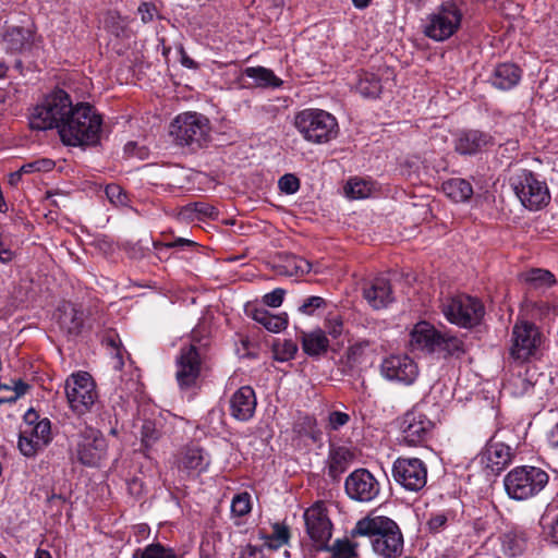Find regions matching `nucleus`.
I'll use <instances>...</instances> for the list:
<instances>
[{"mask_svg":"<svg viewBox=\"0 0 558 558\" xmlns=\"http://www.w3.org/2000/svg\"><path fill=\"white\" fill-rule=\"evenodd\" d=\"M193 213H197L205 217L216 218L218 216V210L210 204L207 203H195L193 205L184 207L180 215L184 218H191Z\"/></svg>","mask_w":558,"mask_h":558,"instance_id":"nucleus-43","label":"nucleus"},{"mask_svg":"<svg viewBox=\"0 0 558 558\" xmlns=\"http://www.w3.org/2000/svg\"><path fill=\"white\" fill-rule=\"evenodd\" d=\"M25 434H28L38 442L43 441V447L47 446L51 440V424L48 418H43L29 428H23Z\"/></svg>","mask_w":558,"mask_h":558,"instance_id":"nucleus-39","label":"nucleus"},{"mask_svg":"<svg viewBox=\"0 0 558 558\" xmlns=\"http://www.w3.org/2000/svg\"><path fill=\"white\" fill-rule=\"evenodd\" d=\"M357 544L351 543L349 539H336L331 547L332 558H356Z\"/></svg>","mask_w":558,"mask_h":558,"instance_id":"nucleus-41","label":"nucleus"},{"mask_svg":"<svg viewBox=\"0 0 558 558\" xmlns=\"http://www.w3.org/2000/svg\"><path fill=\"white\" fill-rule=\"evenodd\" d=\"M195 243L191 240L179 238L173 242L165 243V244H155L156 248L163 250V248H171L175 246H184V245H194Z\"/></svg>","mask_w":558,"mask_h":558,"instance_id":"nucleus-63","label":"nucleus"},{"mask_svg":"<svg viewBox=\"0 0 558 558\" xmlns=\"http://www.w3.org/2000/svg\"><path fill=\"white\" fill-rule=\"evenodd\" d=\"M351 417L348 413L342 411H331L327 418V428L329 430H339L341 427L350 422Z\"/></svg>","mask_w":558,"mask_h":558,"instance_id":"nucleus-49","label":"nucleus"},{"mask_svg":"<svg viewBox=\"0 0 558 558\" xmlns=\"http://www.w3.org/2000/svg\"><path fill=\"white\" fill-rule=\"evenodd\" d=\"M290 537L289 527L283 524L276 523L274 525L272 538L277 543L276 546H282L288 543Z\"/></svg>","mask_w":558,"mask_h":558,"instance_id":"nucleus-54","label":"nucleus"},{"mask_svg":"<svg viewBox=\"0 0 558 558\" xmlns=\"http://www.w3.org/2000/svg\"><path fill=\"white\" fill-rule=\"evenodd\" d=\"M437 352H442L449 356L460 357L465 353V348L463 341L458 337L452 336L449 332H441L439 350Z\"/></svg>","mask_w":558,"mask_h":558,"instance_id":"nucleus-38","label":"nucleus"},{"mask_svg":"<svg viewBox=\"0 0 558 558\" xmlns=\"http://www.w3.org/2000/svg\"><path fill=\"white\" fill-rule=\"evenodd\" d=\"M371 345V341L363 339L351 344L344 355L347 366L353 368L362 362L366 349Z\"/></svg>","mask_w":558,"mask_h":558,"instance_id":"nucleus-40","label":"nucleus"},{"mask_svg":"<svg viewBox=\"0 0 558 558\" xmlns=\"http://www.w3.org/2000/svg\"><path fill=\"white\" fill-rule=\"evenodd\" d=\"M255 391L250 386L239 388L230 399V413L238 421L251 420L256 409Z\"/></svg>","mask_w":558,"mask_h":558,"instance_id":"nucleus-21","label":"nucleus"},{"mask_svg":"<svg viewBox=\"0 0 558 558\" xmlns=\"http://www.w3.org/2000/svg\"><path fill=\"white\" fill-rule=\"evenodd\" d=\"M251 511V496L248 493H241L233 497L231 512L236 517H243Z\"/></svg>","mask_w":558,"mask_h":558,"instance_id":"nucleus-45","label":"nucleus"},{"mask_svg":"<svg viewBox=\"0 0 558 558\" xmlns=\"http://www.w3.org/2000/svg\"><path fill=\"white\" fill-rule=\"evenodd\" d=\"M355 458L354 452L344 446H331L328 454V475L332 480H339Z\"/></svg>","mask_w":558,"mask_h":558,"instance_id":"nucleus-25","label":"nucleus"},{"mask_svg":"<svg viewBox=\"0 0 558 558\" xmlns=\"http://www.w3.org/2000/svg\"><path fill=\"white\" fill-rule=\"evenodd\" d=\"M280 263L277 265L278 274L283 276H303L311 271V264L299 256L292 254H284L280 257Z\"/></svg>","mask_w":558,"mask_h":558,"instance_id":"nucleus-30","label":"nucleus"},{"mask_svg":"<svg viewBox=\"0 0 558 558\" xmlns=\"http://www.w3.org/2000/svg\"><path fill=\"white\" fill-rule=\"evenodd\" d=\"M180 464L187 470L203 471L209 464V460L202 448L189 447L183 451Z\"/></svg>","mask_w":558,"mask_h":558,"instance_id":"nucleus-34","label":"nucleus"},{"mask_svg":"<svg viewBox=\"0 0 558 558\" xmlns=\"http://www.w3.org/2000/svg\"><path fill=\"white\" fill-rule=\"evenodd\" d=\"M43 441L38 442V440L31 437L28 434L22 429L19 438V449L25 457H33L37 453L38 450H41Z\"/></svg>","mask_w":558,"mask_h":558,"instance_id":"nucleus-42","label":"nucleus"},{"mask_svg":"<svg viewBox=\"0 0 558 558\" xmlns=\"http://www.w3.org/2000/svg\"><path fill=\"white\" fill-rule=\"evenodd\" d=\"M71 106L72 100L66 92L53 90L33 108L28 117L29 126L37 131L56 129L59 132Z\"/></svg>","mask_w":558,"mask_h":558,"instance_id":"nucleus-3","label":"nucleus"},{"mask_svg":"<svg viewBox=\"0 0 558 558\" xmlns=\"http://www.w3.org/2000/svg\"><path fill=\"white\" fill-rule=\"evenodd\" d=\"M545 341L538 327L529 322H518L512 327L509 356L519 363L535 357Z\"/></svg>","mask_w":558,"mask_h":558,"instance_id":"nucleus-8","label":"nucleus"},{"mask_svg":"<svg viewBox=\"0 0 558 558\" xmlns=\"http://www.w3.org/2000/svg\"><path fill=\"white\" fill-rule=\"evenodd\" d=\"M441 189L442 192L456 203L465 202L473 195L471 183L461 178H453L444 182Z\"/></svg>","mask_w":558,"mask_h":558,"instance_id":"nucleus-31","label":"nucleus"},{"mask_svg":"<svg viewBox=\"0 0 558 558\" xmlns=\"http://www.w3.org/2000/svg\"><path fill=\"white\" fill-rule=\"evenodd\" d=\"M344 489L350 499L371 502L379 495L380 484L368 470L356 469L345 478Z\"/></svg>","mask_w":558,"mask_h":558,"instance_id":"nucleus-15","label":"nucleus"},{"mask_svg":"<svg viewBox=\"0 0 558 558\" xmlns=\"http://www.w3.org/2000/svg\"><path fill=\"white\" fill-rule=\"evenodd\" d=\"M286 291L281 288H277L274 291L265 294L263 296V302L265 305L270 307H278L282 304Z\"/></svg>","mask_w":558,"mask_h":558,"instance_id":"nucleus-53","label":"nucleus"},{"mask_svg":"<svg viewBox=\"0 0 558 558\" xmlns=\"http://www.w3.org/2000/svg\"><path fill=\"white\" fill-rule=\"evenodd\" d=\"M28 388H29V386L26 383H24L22 380L15 381L14 387H13L14 393L7 399L0 398V404L5 403V402H10V403L15 402L20 397H22L23 395L26 393Z\"/></svg>","mask_w":558,"mask_h":558,"instance_id":"nucleus-57","label":"nucleus"},{"mask_svg":"<svg viewBox=\"0 0 558 558\" xmlns=\"http://www.w3.org/2000/svg\"><path fill=\"white\" fill-rule=\"evenodd\" d=\"M170 134L177 144L203 147L209 141L210 125L207 118L196 112L178 116L170 125Z\"/></svg>","mask_w":558,"mask_h":558,"instance_id":"nucleus-6","label":"nucleus"},{"mask_svg":"<svg viewBox=\"0 0 558 558\" xmlns=\"http://www.w3.org/2000/svg\"><path fill=\"white\" fill-rule=\"evenodd\" d=\"M300 340L303 351L310 356H319L327 352L329 348V340L322 329L313 331H301Z\"/></svg>","mask_w":558,"mask_h":558,"instance_id":"nucleus-27","label":"nucleus"},{"mask_svg":"<svg viewBox=\"0 0 558 558\" xmlns=\"http://www.w3.org/2000/svg\"><path fill=\"white\" fill-rule=\"evenodd\" d=\"M142 441L145 446L153 445L160 436L159 429L156 427V423L149 420H145L141 427Z\"/></svg>","mask_w":558,"mask_h":558,"instance_id":"nucleus-46","label":"nucleus"},{"mask_svg":"<svg viewBox=\"0 0 558 558\" xmlns=\"http://www.w3.org/2000/svg\"><path fill=\"white\" fill-rule=\"evenodd\" d=\"M244 75L255 81L259 87L277 88L282 85V80L277 77L275 73L264 66H250L244 70Z\"/></svg>","mask_w":558,"mask_h":558,"instance_id":"nucleus-33","label":"nucleus"},{"mask_svg":"<svg viewBox=\"0 0 558 558\" xmlns=\"http://www.w3.org/2000/svg\"><path fill=\"white\" fill-rule=\"evenodd\" d=\"M33 32L29 28L21 26H11L4 34V43L11 51H24L31 47Z\"/></svg>","mask_w":558,"mask_h":558,"instance_id":"nucleus-29","label":"nucleus"},{"mask_svg":"<svg viewBox=\"0 0 558 558\" xmlns=\"http://www.w3.org/2000/svg\"><path fill=\"white\" fill-rule=\"evenodd\" d=\"M294 126L302 137L312 144H326L339 133L336 118L322 109H304L294 117Z\"/></svg>","mask_w":558,"mask_h":558,"instance_id":"nucleus-2","label":"nucleus"},{"mask_svg":"<svg viewBox=\"0 0 558 558\" xmlns=\"http://www.w3.org/2000/svg\"><path fill=\"white\" fill-rule=\"evenodd\" d=\"M303 518L311 539L317 543L320 548L326 547V543L332 534V523L325 504L323 501L315 502L305 510Z\"/></svg>","mask_w":558,"mask_h":558,"instance_id":"nucleus-16","label":"nucleus"},{"mask_svg":"<svg viewBox=\"0 0 558 558\" xmlns=\"http://www.w3.org/2000/svg\"><path fill=\"white\" fill-rule=\"evenodd\" d=\"M54 167V161L48 158L38 159L28 163H25L21 167V171L25 173H33V172H47L52 170Z\"/></svg>","mask_w":558,"mask_h":558,"instance_id":"nucleus-50","label":"nucleus"},{"mask_svg":"<svg viewBox=\"0 0 558 558\" xmlns=\"http://www.w3.org/2000/svg\"><path fill=\"white\" fill-rule=\"evenodd\" d=\"M107 441L101 433L92 427H85L78 434V439L72 450V458L88 468L98 466L106 457Z\"/></svg>","mask_w":558,"mask_h":558,"instance_id":"nucleus-12","label":"nucleus"},{"mask_svg":"<svg viewBox=\"0 0 558 558\" xmlns=\"http://www.w3.org/2000/svg\"><path fill=\"white\" fill-rule=\"evenodd\" d=\"M58 322L60 327L70 335H77L84 323V313L72 304L59 308Z\"/></svg>","mask_w":558,"mask_h":558,"instance_id":"nucleus-28","label":"nucleus"},{"mask_svg":"<svg viewBox=\"0 0 558 558\" xmlns=\"http://www.w3.org/2000/svg\"><path fill=\"white\" fill-rule=\"evenodd\" d=\"M106 195L113 204H124L126 201V195L119 185H108L106 187Z\"/></svg>","mask_w":558,"mask_h":558,"instance_id":"nucleus-55","label":"nucleus"},{"mask_svg":"<svg viewBox=\"0 0 558 558\" xmlns=\"http://www.w3.org/2000/svg\"><path fill=\"white\" fill-rule=\"evenodd\" d=\"M441 331L437 330L427 322H421L415 325L411 332V347L413 350H421L434 353L439 350V339Z\"/></svg>","mask_w":558,"mask_h":558,"instance_id":"nucleus-23","label":"nucleus"},{"mask_svg":"<svg viewBox=\"0 0 558 558\" xmlns=\"http://www.w3.org/2000/svg\"><path fill=\"white\" fill-rule=\"evenodd\" d=\"M548 483V474L535 466H517L504 478L507 495L514 500H526L537 495Z\"/></svg>","mask_w":558,"mask_h":558,"instance_id":"nucleus-4","label":"nucleus"},{"mask_svg":"<svg viewBox=\"0 0 558 558\" xmlns=\"http://www.w3.org/2000/svg\"><path fill=\"white\" fill-rule=\"evenodd\" d=\"M381 374L389 380L410 385L416 379L418 369L414 361L409 356L390 355L381 363Z\"/></svg>","mask_w":558,"mask_h":558,"instance_id":"nucleus-18","label":"nucleus"},{"mask_svg":"<svg viewBox=\"0 0 558 558\" xmlns=\"http://www.w3.org/2000/svg\"><path fill=\"white\" fill-rule=\"evenodd\" d=\"M106 342L109 347H111L112 349V354H114V359H116V365L114 367L116 368H121L123 366V356H122V352H121V349L118 344V341L112 338V337H109L106 339Z\"/></svg>","mask_w":558,"mask_h":558,"instance_id":"nucleus-59","label":"nucleus"},{"mask_svg":"<svg viewBox=\"0 0 558 558\" xmlns=\"http://www.w3.org/2000/svg\"><path fill=\"white\" fill-rule=\"evenodd\" d=\"M493 144V137L480 130L461 131L454 140V149L460 155H475Z\"/></svg>","mask_w":558,"mask_h":558,"instance_id":"nucleus-22","label":"nucleus"},{"mask_svg":"<svg viewBox=\"0 0 558 558\" xmlns=\"http://www.w3.org/2000/svg\"><path fill=\"white\" fill-rule=\"evenodd\" d=\"M355 88L364 98H376L381 92V83L375 74L364 72L360 74Z\"/></svg>","mask_w":558,"mask_h":558,"instance_id":"nucleus-35","label":"nucleus"},{"mask_svg":"<svg viewBox=\"0 0 558 558\" xmlns=\"http://www.w3.org/2000/svg\"><path fill=\"white\" fill-rule=\"evenodd\" d=\"M462 17L459 7L452 1H446L426 17L423 33L435 41H445L458 32Z\"/></svg>","mask_w":558,"mask_h":558,"instance_id":"nucleus-7","label":"nucleus"},{"mask_svg":"<svg viewBox=\"0 0 558 558\" xmlns=\"http://www.w3.org/2000/svg\"><path fill=\"white\" fill-rule=\"evenodd\" d=\"M326 327L329 335L337 338L342 333L343 322L340 316H330L326 320Z\"/></svg>","mask_w":558,"mask_h":558,"instance_id":"nucleus-56","label":"nucleus"},{"mask_svg":"<svg viewBox=\"0 0 558 558\" xmlns=\"http://www.w3.org/2000/svg\"><path fill=\"white\" fill-rule=\"evenodd\" d=\"M327 302L325 299L320 296H310L306 298L303 303L299 306V312L301 314L311 316L315 313L316 310L326 307Z\"/></svg>","mask_w":558,"mask_h":558,"instance_id":"nucleus-48","label":"nucleus"},{"mask_svg":"<svg viewBox=\"0 0 558 558\" xmlns=\"http://www.w3.org/2000/svg\"><path fill=\"white\" fill-rule=\"evenodd\" d=\"M238 558H267L264 550L259 547L246 545L241 548Z\"/></svg>","mask_w":558,"mask_h":558,"instance_id":"nucleus-58","label":"nucleus"},{"mask_svg":"<svg viewBox=\"0 0 558 558\" xmlns=\"http://www.w3.org/2000/svg\"><path fill=\"white\" fill-rule=\"evenodd\" d=\"M39 415L34 409H29L24 415V428H29V426H34L37 422H39Z\"/></svg>","mask_w":558,"mask_h":558,"instance_id":"nucleus-64","label":"nucleus"},{"mask_svg":"<svg viewBox=\"0 0 558 558\" xmlns=\"http://www.w3.org/2000/svg\"><path fill=\"white\" fill-rule=\"evenodd\" d=\"M363 296L374 310L385 308L395 301L390 281L383 276L364 283Z\"/></svg>","mask_w":558,"mask_h":558,"instance_id":"nucleus-19","label":"nucleus"},{"mask_svg":"<svg viewBox=\"0 0 558 558\" xmlns=\"http://www.w3.org/2000/svg\"><path fill=\"white\" fill-rule=\"evenodd\" d=\"M141 558H175V555L172 549L158 543L147 546L141 554Z\"/></svg>","mask_w":558,"mask_h":558,"instance_id":"nucleus-47","label":"nucleus"},{"mask_svg":"<svg viewBox=\"0 0 558 558\" xmlns=\"http://www.w3.org/2000/svg\"><path fill=\"white\" fill-rule=\"evenodd\" d=\"M203 355L195 344L181 348L175 360V379L181 390H192L198 386L203 371Z\"/></svg>","mask_w":558,"mask_h":558,"instance_id":"nucleus-13","label":"nucleus"},{"mask_svg":"<svg viewBox=\"0 0 558 558\" xmlns=\"http://www.w3.org/2000/svg\"><path fill=\"white\" fill-rule=\"evenodd\" d=\"M373 183L364 179H350L344 185V193L349 198L361 199L368 197L373 192Z\"/></svg>","mask_w":558,"mask_h":558,"instance_id":"nucleus-37","label":"nucleus"},{"mask_svg":"<svg viewBox=\"0 0 558 558\" xmlns=\"http://www.w3.org/2000/svg\"><path fill=\"white\" fill-rule=\"evenodd\" d=\"M368 530H369V532H367V533H355V527H354L352 530V532H351V535L353 537H355V536H369L373 539H375V538H378L380 536H386L388 534V531H386V529H381V527L380 529H376V527L373 529V526H369Z\"/></svg>","mask_w":558,"mask_h":558,"instance_id":"nucleus-62","label":"nucleus"},{"mask_svg":"<svg viewBox=\"0 0 558 558\" xmlns=\"http://www.w3.org/2000/svg\"><path fill=\"white\" fill-rule=\"evenodd\" d=\"M544 534L547 541L558 545V515L548 524Z\"/></svg>","mask_w":558,"mask_h":558,"instance_id":"nucleus-60","label":"nucleus"},{"mask_svg":"<svg viewBox=\"0 0 558 558\" xmlns=\"http://www.w3.org/2000/svg\"><path fill=\"white\" fill-rule=\"evenodd\" d=\"M250 316L258 324L264 326L268 331L279 332L288 325L286 314L274 315L264 308H254L250 312Z\"/></svg>","mask_w":558,"mask_h":558,"instance_id":"nucleus-32","label":"nucleus"},{"mask_svg":"<svg viewBox=\"0 0 558 558\" xmlns=\"http://www.w3.org/2000/svg\"><path fill=\"white\" fill-rule=\"evenodd\" d=\"M298 352V345L292 340H284L282 343L274 345V353L278 361L284 362L294 357Z\"/></svg>","mask_w":558,"mask_h":558,"instance_id":"nucleus-44","label":"nucleus"},{"mask_svg":"<svg viewBox=\"0 0 558 558\" xmlns=\"http://www.w3.org/2000/svg\"><path fill=\"white\" fill-rule=\"evenodd\" d=\"M95 383L86 372L72 374L64 384L65 396L71 410L77 415L90 411L97 399Z\"/></svg>","mask_w":558,"mask_h":558,"instance_id":"nucleus-10","label":"nucleus"},{"mask_svg":"<svg viewBox=\"0 0 558 558\" xmlns=\"http://www.w3.org/2000/svg\"><path fill=\"white\" fill-rule=\"evenodd\" d=\"M138 14L141 15V19L144 23L151 22L154 19V15L156 13V9L154 5L149 3H142L138 9Z\"/></svg>","mask_w":558,"mask_h":558,"instance_id":"nucleus-61","label":"nucleus"},{"mask_svg":"<svg viewBox=\"0 0 558 558\" xmlns=\"http://www.w3.org/2000/svg\"><path fill=\"white\" fill-rule=\"evenodd\" d=\"M521 276L533 289L549 288L556 283L555 276L549 270L542 268L530 269Z\"/></svg>","mask_w":558,"mask_h":558,"instance_id":"nucleus-36","label":"nucleus"},{"mask_svg":"<svg viewBox=\"0 0 558 558\" xmlns=\"http://www.w3.org/2000/svg\"><path fill=\"white\" fill-rule=\"evenodd\" d=\"M499 541L502 554L510 558L522 555L527 546L526 533L517 529L501 534Z\"/></svg>","mask_w":558,"mask_h":558,"instance_id":"nucleus-26","label":"nucleus"},{"mask_svg":"<svg viewBox=\"0 0 558 558\" xmlns=\"http://www.w3.org/2000/svg\"><path fill=\"white\" fill-rule=\"evenodd\" d=\"M441 312L450 323L463 328H472L481 323L484 306L475 298L458 294L442 300Z\"/></svg>","mask_w":558,"mask_h":558,"instance_id":"nucleus-9","label":"nucleus"},{"mask_svg":"<svg viewBox=\"0 0 558 558\" xmlns=\"http://www.w3.org/2000/svg\"><path fill=\"white\" fill-rule=\"evenodd\" d=\"M392 477L404 489L421 490L427 483V468L417 458H398L392 465Z\"/></svg>","mask_w":558,"mask_h":558,"instance_id":"nucleus-14","label":"nucleus"},{"mask_svg":"<svg viewBox=\"0 0 558 558\" xmlns=\"http://www.w3.org/2000/svg\"><path fill=\"white\" fill-rule=\"evenodd\" d=\"M511 460V448L501 442L489 441L480 454L481 464L494 474L502 471Z\"/></svg>","mask_w":558,"mask_h":558,"instance_id":"nucleus-20","label":"nucleus"},{"mask_svg":"<svg viewBox=\"0 0 558 558\" xmlns=\"http://www.w3.org/2000/svg\"><path fill=\"white\" fill-rule=\"evenodd\" d=\"M433 428L434 423L424 413L409 411L400 423L402 441L411 447L420 446L430 437Z\"/></svg>","mask_w":558,"mask_h":558,"instance_id":"nucleus-17","label":"nucleus"},{"mask_svg":"<svg viewBox=\"0 0 558 558\" xmlns=\"http://www.w3.org/2000/svg\"><path fill=\"white\" fill-rule=\"evenodd\" d=\"M279 189L287 193L293 194L300 189V181L294 174L287 173L279 179Z\"/></svg>","mask_w":558,"mask_h":558,"instance_id":"nucleus-52","label":"nucleus"},{"mask_svg":"<svg viewBox=\"0 0 558 558\" xmlns=\"http://www.w3.org/2000/svg\"><path fill=\"white\" fill-rule=\"evenodd\" d=\"M101 124V117L93 106L85 102L72 104L58 134L61 142L68 146L96 145Z\"/></svg>","mask_w":558,"mask_h":558,"instance_id":"nucleus-1","label":"nucleus"},{"mask_svg":"<svg viewBox=\"0 0 558 558\" xmlns=\"http://www.w3.org/2000/svg\"><path fill=\"white\" fill-rule=\"evenodd\" d=\"M373 529H386L388 534L372 541L373 549L384 558H397L402 553L403 537L397 523L387 517H365L355 524V533H367Z\"/></svg>","mask_w":558,"mask_h":558,"instance_id":"nucleus-5","label":"nucleus"},{"mask_svg":"<svg viewBox=\"0 0 558 558\" xmlns=\"http://www.w3.org/2000/svg\"><path fill=\"white\" fill-rule=\"evenodd\" d=\"M207 335H208V330H207L206 326L198 325L191 332V343L190 344H195L197 347L198 351L203 353V351L208 345V341H204L206 339Z\"/></svg>","mask_w":558,"mask_h":558,"instance_id":"nucleus-51","label":"nucleus"},{"mask_svg":"<svg viewBox=\"0 0 558 558\" xmlns=\"http://www.w3.org/2000/svg\"><path fill=\"white\" fill-rule=\"evenodd\" d=\"M522 71L514 63H500L495 66L489 83L499 90H509L517 86L521 80Z\"/></svg>","mask_w":558,"mask_h":558,"instance_id":"nucleus-24","label":"nucleus"},{"mask_svg":"<svg viewBox=\"0 0 558 558\" xmlns=\"http://www.w3.org/2000/svg\"><path fill=\"white\" fill-rule=\"evenodd\" d=\"M515 195L522 205L538 210L549 203L550 195L545 182L539 181L531 171L522 170L511 179Z\"/></svg>","mask_w":558,"mask_h":558,"instance_id":"nucleus-11","label":"nucleus"}]
</instances>
